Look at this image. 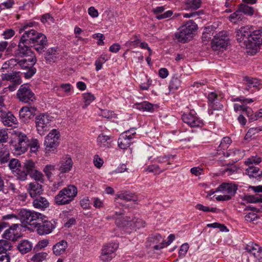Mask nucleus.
Here are the masks:
<instances>
[{"mask_svg": "<svg viewBox=\"0 0 262 262\" xmlns=\"http://www.w3.org/2000/svg\"><path fill=\"white\" fill-rule=\"evenodd\" d=\"M195 208L201 210L203 211L204 212H215L216 210V208H209L207 206H205L201 204H198L195 206Z\"/></svg>", "mask_w": 262, "mask_h": 262, "instance_id": "59", "label": "nucleus"}, {"mask_svg": "<svg viewBox=\"0 0 262 262\" xmlns=\"http://www.w3.org/2000/svg\"><path fill=\"white\" fill-rule=\"evenodd\" d=\"M1 77L3 80L9 81L11 82H15L16 84H20L21 83V79L19 72L12 71L9 72V71H7L6 73H3Z\"/></svg>", "mask_w": 262, "mask_h": 262, "instance_id": "22", "label": "nucleus"}, {"mask_svg": "<svg viewBox=\"0 0 262 262\" xmlns=\"http://www.w3.org/2000/svg\"><path fill=\"white\" fill-rule=\"evenodd\" d=\"M30 176L32 179L36 181L35 182L39 181L41 183H43L44 181L43 174L37 169L33 172H32Z\"/></svg>", "mask_w": 262, "mask_h": 262, "instance_id": "50", "label": "nucleus"}, {"mask_svg": "<svg viewBox=\"0 0 262 262\" xmlns=\"http://www.w3.org/2000/svg\"><path fill=\"white\" fill-rule=\"evenodd\" d=\"M77 194V189L74 185H69L61 190L54 198L55 203L58 205L70 204Z\"/></svg>", "mask_w": 262, "mask_h": 262, "instance_id": "1", "label": "nucleus"}, {"mask_svg": "<svg viewBox=\"0 0 262 262\" xmlns=\"http://www.w3.org/2000/svg\"><path fill=\"white\" fill-rule=\"evenodd\" d=\"M118 248L117 243H109L104 245L102 249L100 259L103 261H108L115 257V251Z\"/></svg>", "mask_w": 262, "mask_h": 262, "instance_id": "14", "label": "nucleus"}, {"mask_svg": "<svg viewBox=\"0 0 262 262\" xmlns=\"http://www.w3.org/2000/svg\"><path fill=\"white\" fill-rule=\"evenodd\" d=\"M181 29L191 38L192 34L197 29L196 24L192 20H189L180 27Z\"/></svg>", "mask_w": 262, "mask_h": 262, "instance_id": "30", "label": "nucleus"}, {"mask_svg": "<svg viewBox=\"0 0 262 262\" xmlns=\"http://www.w3.org/2000/svg\"><path fill=\"white\" fill-rule=\"evenodd\" d=\"M15 139L12 142V150L14 155L24 154L29 146V140L26 135L19 132H15Z\"/></svg>", "mask_w": 262, "mask_h": 262, "instance_id": "2", "label": "nucleus"}, {"mask_svg": "<svg viewBox=\"0 0 262 262\" xmlns=\"http://www.w3.org/2000/svg\"><path fill=\"white\" fill-rule=\"evenodd\" d=\"M3 237L9 241H15L19 237V234L17 231H15L9 228L5 230L3 234Z\"/></svg>", "mask_w": 262, "mask_h": 262, "instance_id": "36", "label": "nucleus"}, {"mask_svg": "<svg viewBox=\"0 0 262 262\" xmlns=\"http://www.w3.org/2000/svg\"><path fill=\"white\" fill-rule=\"evenodd\" d=\"M30 147L31 151L35 152L38 150L39 147L38 141L36 139H32L30 142L29 141V146Z\"/></svg>", "mask_w": 262, "mask_h": 262, "instance_id": "55", "label": "nucleus"}, {"mask_svg": "<svg viewBox=\"0 0 262 262\" xmlns=\"http://www.w3.org/2000/svg\"><path fill=\"white\" fill-rule=\"evenodd\" d=\"M32 248V243L26 239L21 241L17 245L18 250L23 254L29 252Z\"/></svg>", "mask_w": 262, "mask_h": 262, "instance_id": "34", "label": "nucleus"}, {"mask_svg": "<svg viewBox=\"0 0 262 262\" xmlns=\"http://www.w3.org/2000/svg\"><path fill=\"white\" fill-rule=\"evenodd\" d=\"M47 255L48 253L45 252L37 253L31 257V260L33 262H42L46 259Z\"/></svg>", "mask_w": 262, "mask_h": 262, "instance_id": "47", "label": "nucleus"}, {"mask_svg": "<svg viewBox=\"0 0 262 262\" xmlns=\"http://www.w3.org/2000/svg\"><path fill=\"white\" fill-rule=\"evenodd\" d=\"M245 219L247 222H253L257 219V215L254 212H249L248 214L245 215Z\"/></svg>", "mask_w": 262, "mask_h": 262, "instance_id": "63", "label": "nucleus"}, {"mask_svg": "<svg viewBox=\"0 0 262 262\" xmlns=\"http://www.w3.org/2000/svg\"><path fill=\"white\" fill-rule=\"evenodd\" d=\"M252 32L253 28L249 26L242 27L236 31V39L242 47L248 49Z\"/></svg>", "mask_w": 262, "mask_h": 262, "instance_id": "7", "label": "nucleus"}, {"mask_svg": "<svg viewBox=\"0 0 262 262\" xmlns=\"http://www.w3.org/2000/svg\"><path fill=\"white\" fill-rule=\"evenodd\" d=\"M59 132L55 129L52 130L46 137L44 145L46 152H54L59 143Z\"/></svg>", "mask_w": 262, "mask_h": 262, "instance_id": "8", "label": "nucleus"}, {"mask_svg": "<svg viewBox=\"0 0 262 262\" xmlns=\"http://www.w3.org/2000/svg\"><path fill=\"white\" fill-rule=\"evenodd\" d=\"M132 139L130 135H126L125 134L122 133L118 140L119 147L122 149H127L132 143Z\"/></svg>", "mask_w": 262, "mask_h": 262, "instance_id": "29", "label": "nucleus"}, {"mask_svg": "<svg viewBox=\"0 0 262 262\" xmlns=\"http://www.w3.org/2000/svg\"><path fill=\"white\" fill-rule=\"evenodd\" d=\"M43 40H45L41 41L40 42L39 40L37 39L35 41V43H34L33 45V46L34 47V49H35V50L39 53H41L45 51V47L47 43V39L45 35V38L43 39Z\"/></svg>", "mask_w": 262, "mask_h": 262, "instance_id": "43", "label": "nucleus"}, {"mask_svg": "<svg viewBox=\"0 0 262 262\" xmlns=\"http://www.w3.org/2000/svg\"><path fill=\"white\" fill-rule=\"evenodd\" d=\"M14 176L20 181H25L28 177V173L24 166H20V167L17 169L13 172Z\"/></svg>", "mask_w": 262, "mask_h": 262, "instance_id": "37", "label": "nucleus"}, {"mask_svg": "<svg viewBox=\"0 0 262 262\" xmlns=\"http://www.w3.org/2000/svg\"><path fill=\"white\" fill-rule=\"evenodd\" d=\"M0 120L3 124L7 127H14L18 123L16 118L6 109H0Z\"/></svg>", "mask_w": 262, "mask_h": 262, "instance_id": "15", "label": "nucleus"}, {"mask_svg": "<svg viewBox=\"0 0 262 262\" xmlns=\"http://www.w3.org/2000/svg\"><path fill=\"white\" fill-rule=\"evenodd\" d=\"M261 162V159L258 156H252L248 158L245 161V164L247 166H251L252 164H258Z\"/></svg>", "mask_w": 262, "mask_h": 262, "instance_id": "49", "label": "nucleus"}, {"mask_svg": "<svg viewBox=\"0 0 262 262\" xmlns=\"http://www.w3.org/2000/svg\"><path fill=\"white\" fill-rule=\"evenodd\" d=\"M21 164L19 161L16 159H11L8 164V166L9 168L12 170L13 172L15 170L20 167Z\"/></svg>", "mask_w": 262, "mask_h": 262, "instance_id": "51", "label": "nucleus"}, {"mask_svg": "<svg viewBox=\"0 0 262 262\" xmlns=\"http://www.w3.org/2000/svg\"><path fill=\"white\" fill-rule=\"evenodd\" d=\"M28 46V44L21 42V41L19 40L17 48L14 53V56L15 57L28 58L31 57L32 55H35L32 51L31 47Z\"/></svg>", "mask_w": 262, "mask_h": 262, "instance_id": "16", "label": "nucleus"}, {"mask_svg": "<svg viewBox=\"0 0 262 262\" xmlns=\"http://www.w3.org/2000/svg\"><path fill=\"white\" fill-rule=\"evenodd\" d=\"M238 9L241 13H243L248 15H252L254 13L253 8L246 4H241L238 7Z\"/></svg>", "mask_w": 262, "mask_h": 262, "instance_id": "48", "label": "nucleus"}, {"mask_svg": "<svg viewBox=\"0 0 262 262\" xmlns=\"http://www.w3.org/2000/svg\"><path fill=\"white\" fill-rule=\"evenodd\" d=\"M188 249L189 246L187 243L182 244L179 251V257L181 258H183L187 253Z\"/></svg>", "mask_w": 262, "mask_h": 262, "instance_id": "56", "label": "nucleus"}, {"mask_svg": "<svg viewBox=\"0 0 262 262\" xmlns=\"http://www.w3.org/2000/svg\"><path fill=\"white\" fill-rule=\"evenodd\" d=\"M231 143V140L229 137H224L221 141L220 145L217 147V149L215 152L212 154L214 156H222V151H225L229 147Z\"/></svg>", "mask_w": 262, "mask_h": 262, "instance_id": "28", "label": "nucleus"}, {"mask_svg": "<svg viewBox=\"0 0 262 262\" xmlns=\"http://www.w3.org/2000/svg\"><path fill=\"white\" fill-rule=\"evenodd\" d=\"M55 170V166L53 165H47L43 169L47 178L50 180L53 174L52 172Z\"/></svg>", "mask_w": 262, "mask_h": 262, "instance_id": "53", "label": "nucleus"}, {"mask_svg": "<svg viewBox=\"0 0 262 262\" xmlns=\"http://www.w3.org/2000/svg\"><path fill=\"white\" fill-rule=\"evenodd\" d=\"M68 247V243L64 240L60 241L53 247V253L56 256H59L63 254Z\"/></svg>", "mask_w": 262, "mask_h": 262, "instance_id": "33", "label": "nucleus"}, {"mask_svg": "<svg viewBox=\"0 0 262 262\" xmlns=\"http://www.w3.org/2000/svg\"><path fill=\"white\" fill-rule=\"evenodd\" d=\"M15 34V31L11 29H7L4 31L3 35L5 39H9L13 37Z\"/></svg>", "mask_w": 262, "mask_h": 262, "instance_id": "62", "label": "nucleus"}, {"mask_svg": "<svg viewBox=\"0 0 262 262\" xmlns=\"http://www.w3.org/2000/svg\"><path fill=\"white\" fill-rule=\"evenodd\" d=\"M123 214L122 212H116L115 214L112 216H107V220L110 219H114L116 220L115 223L118 227H124L129 226L133 229L142 228L145 227V222L141 219H135L133 220H129V218L127 217L126 219L125 218H117V216H120Z\"/></svg>", "mask_w": 262, "mask_h": 262, "instance_id": "4", "label": "nucleus"}, {"mask_svg": "<svg viewBox=\"0 0 262 262\" xmlns=\"http://www.w3.org/2000/svg\"><path fill=\"white\" fill-rule=\"evenodd\" d=\"M34 198L32 204L35 208L44 210L49 206V203L46 198L39 195Z\"/></svg>", "mask_w": 262, "mask_h": 262, "instance_id": "27", "label": "nucleus"}, {"mask_svg": "<svg viewBox=\"0 0 262 262\" xmlns=\"http://www.w3.org/2000/svg\"><path fill=\"white\" fill-rule=\"evenodd\" d=\"M36 32L34 29H29L25 30L24 33L22 34L20 40L21 42H25L27 44L31 45V42H33L34 35Z\"/></svg>", "mask_w": 262, "mask_h": 262, "instance_id": "32", "label": "nucleus"}, {"mask_svg": "<svg viewBox=\"0 0 262 262\" xmlns=\"http://www.w3.org/2000/svg\"><path fill=\"white\" fill-rule=\"evenodd\" d=\"M107 59L104 56H101L95 61L96 70L98 71L102 68V65L107 61Z\"/></svg>", "mask_w": 262, "mask_h": 262, "instance_id": "54", "label": "nucleus"}, {"mask_svg": "<svg viewBox=\"0 0 262 262\" xmlns=\"http://www.w3.org/2000/svg\"><path fill=\"white\" fill-rule=\"evenodd\" d=\"M202 4V0H187L186 7L187 9L196 10L200 8Z\"/></svg>", "mask_w": 262, "mask_h": 262, "instance_id": "45", "label": "nucleus"}, {"mask_svg": "<svg viewBox=\"0 0 262 262\" xmlns=\"http://www.w3.org/2000/svg\"><path fill=\"white\" fill-rule=\"evenodd\" d=\"M243 157L241 151L237 149H229L222 151V155L217 160L216 162L220 166L232 165L238 161Z\"/></svg>", "mask_w": 262, "mask_h": 262, "instance_id": "3", "label": "nucleus"}, {"mask_svg": "<svg viewBox=\"0 0 262 262\" xmlns=\"http://www.w3.org/2000/svg\"><path fill=\"white\" fill-rule=\"evenodd\" d=\"M48 244L49 241L48 239L40 241L35 246L34 249L36 250H41V249L46 247Z\"/></svg>", "mask_w": 262, "mask_h": 262, "instance_id": "60", "label": "nucleus"}, {"mask_svg": "<svg viewBox=\"0 0 262 262\" xmlns=\"http://www.w3.org/2000/svg\"><path fill=\"white\" fill-rule=\"evenodd\" d=\"M8 135L5 129L0 130V143H5L7 141Z\"/></svg>", "mask_w": 262, "mask_h": 262, "instance_id": "61", "label": "nucleus"}, {"mask_svg": "<svg viewBox=\"0 0 262 262\" xmlns=\"http://www.w3.org/2000/svg\"><path fill=\"white\" fill-rule=\"evenodd\" d=\"M24 167L29 175L36 170L35 164L31 160H26L24 163Z\"/></svg>", "mask_w": 262, "mask_h": 262, "instance_id": "46", "label": "nucleus"}, {"mask_svg": "<svg viewBox=\"0 0 262 262\" xmlns=\"http://www.w3.org/2000/svg\"><path fill=\"white\" fill-rule=\"evenodd\" d=\"M37 61L35 55H32L31 57L24 58L20 59L18 68L26 70L24 72L26 79L31 78L36 72V69L33 66Z\"/></svg>", "mask_w": 262, "mask_h": 262, "instance_id": "6", "label": "nucleus"}, {"mask_svg": "<svg viewBox=\"0 0 262 262\" xmlns=\"http://www.w3.org/2000/svg\"><path fill=\"white\" fill-rule=\"evenodd\" d=\"M243 18V15L241 13L239 9L231 14L229 17L230 21L233 23H236L237 21L242 20Z\"/></svg>", "mask_w": 262, "mask_h": 262, "instance_id": "52", "label": "nucleus"}, {"mask_svg": "<svg viewBox=\"0 0 262 262\" xmlns=\"http://www.w3.org/2000/svg\"><path fill=\"white\" fill-rule=\"evenodd\" d=\"M83 98L84 100L85 105H89L92 101H93L95 97L91 93H87L83 94Z\"/></svg>", "mask_w": 262, "mask_h": 262, "instance_id": "58", "label": "nucleus"}, {"mask_svg": "<svg viewBox=\"0 0 262 262\" xmlns=\"http://www.w3.org/2000/svg\"><path fill=\"white\" fill-rule=\"evenodd\" d=\"M27 190L32 198L39 195L43 191L42 185L37 182H33L29 183Z\"/></svg>", "mask_w": 262, "mask_h": 262, "instance_id": "23", "label": "nucleus"}, {"mask_svg": "<svg viewBox=\"0 0 262 262\" xmlns=\"http://www.w3.org/2000/svg\"><path fill=\"white\" fill-rule=\"evenodd\" d=\"M249 167L246 169V173L250 178H260L262 176V171L256 166L253 165L248 166Z\"/></svg>", "mask_w": 262, "mask_h": 262, "instance_id": "35", "label": "nucleus"}, {"mask_svg": "<svg viewBox=\"0 0 262 262\" xmlns=\"http://www.w3.org/2000/svg\"><path fill=\"white\" fill-rule=\"evenodd\" d=\"M250 40L248 49H251L255 52L259 46L262 45V31L253 30Z\"/></svg>", "mask_w": 262, "mask_h": 262, "instance_id": "18", "label": "nucleus"}, {"mask_svg": "<svg viewBox=\"0 0 262 262\" xmlns=\"http://www.w3.org/2000/svg\"><path fill=\"white\" fill-rule=\"evenodd\" d=\"M208 103L210 108L214 110H221L223 108V105L220 102L221 98L215 92H211L208 94Z\"/></svg>", "mask_w": 262, "mask_h": 262, "instance_id": "19", "label": "nucleus"}, {"mask_svg": "<svg viewBox=\"0 0 262 262\" xmlns=\"http://www.w3.org/2000/svg\"><path fill=\"white\" fill-rule=\"evenodd\" d=\"M18 217L22 223L35 226L36 222L41 221L45 215L34 211L23 209L19 212Z\"/></svg>", "mask_w": 262, "mask_h": 262, "instance_id": "5", "label": "nucleus"}, {"mask_svg": "<svg viewBox=\"0 0 262 262\" xmlns=\"http://www.w3.org/2000/svg\"><path fill=\"white\" fill-rule=\"evenodd\" d=\"M12 248V246L11 243L5 239L0 240V254L1 255L2 253H5V254H8L7 252L8 251L11 250Z\"/></svg>", "mask_w": 262, "mask_h": 262, "instance_id": "41", "label": "nucleus"}, {"mask_svg": "<svg viewBox=\"0 0 262 262\" xmlns=\"http://www.w3.org/2000/svg\"><path fill=\"white\" fill-rule=\"evenodd\" d=\"M175 239V235L173 234H170L167 237V241L165 242L162 240V242L159 245H155L152 247L154 249L158 250H160L165 246L169 245Z\"/></svg>", "mask_w": 262, "mask_h": 262, "instance_id": "42", "label": "nucleus"}, {"mask_svg": "<svg viewBox=\"0 0 262 262\" xmlns=\"http://www.w3.org/2000/svg\"><path fill=\"white\" fill-rule=\"evenodd\" d=\"M183 121L191 127H202L203 125V121L198 116L194 110H191L189 113H184L182 115Z\"/></svg>", "mask_w": 262, "mask_h": 262, "instance_id": "11", "label": "nucleus"}, {"mask_svg": "<svg viewBox=\"0 0 262 262\" xmlns=\"http://www.w3.org/2000/svg\"><path fill=\"white\" fill-rule=\"evenodd\" d=\"M111 137L103 133L100 134L97 139L98 145L100 147L108 148L111 145Z\"/></svg>", "mask_w": 262, "mask_h": 262, "instance_id": "31", "label": "nucleus"}, {"mask_svg": "<svg viewBox=\"0 0 262 262\" xmlns=\"http://www.w3.org/2000/svg\"><path fill=\"white\" fill-rule=\"evenodd\" d=\"M229 43V37L226 32L221 31L216 34L211 41V47L214 51L226 49Z\"/></svg>", "mask_w": 262, "mask_h": 262, "instance_id": "10", "label": "nucleus"}, {"mask_svg": "<svg viewBox=\"0 0 262 262\" xmlns=\"http://www.w3.org/2000/svg\"><path fill=\"white\" fill-rule=\"evenodd\" d=\"M237 190V185L232 183H223L216 188L215 192L219 191L227 195L230 199L234 196Z\"/></svg>", "mask_w": 262, "mask_h": 262, "instance_id": "17", "label": "nucleus"}, {"mask_svg": "<svg viewBox=\"0 0 262 262\" xmlns=\"http://www.w3.org/2000/svg\"><path fill=\"white\" fill-rule=\"evenodd\" d=\"M120 199L125 201H133L136 202L138 200L136 194L129 191L119 192L116 195L115 200Z\"/></svg>", "mask_w": 262, "mask_h": 262, "instance_id": "25", "label": "nucleus"}, {"mask_svg": "<svg viewBox=\"0 0 262 262\" xmlns=\"http://www.w3.org/2000/svg\"><path fill=\"white\" fill-rule=\"evenodd\" d=\"M9 151L5 146L0 148V162L4 164L8 162L9 160Z\"/></svg>", "mask_w": 262, "mask_h": 262, "instance_id": "40", "label": "nucleus"}, {"mask_svg": "<svg viewBox=\"0 0 262 262\" xmlns=\"http://www.w3.org/2000/svg\"><path fill=\"white\" fill-rule=\"evenodd\" d=\"M41 221L36 222L35 227L36 228L37 233L43 235L48 234L52 232L55 228V225L51 221L46 220L47 216L42 217Z\"/></svg>", "mask_w": 262, "mask_h": 262, "instance_id": "13", "label": "nucleus"}, {"mask_svg": "<svg viewBox=\"0 0 262 262\" xmlns=\"http://www.w3.org/2000/svg\"><path fill=\"white\" fill-rule=\"evenodd\" d=\"M36 107L32 105L23 107L19 111L20 118L24 121L31 119L36 112Z\"/></svg>", "mask_w": 262, "mask_h": 262, "instance_id": "20", "label": "nucleus"}, {"mask_svg": "<svg viewBox=\"0 0 262 262\" xmlns=\"http://www.w3.org/2000/svg\"><path fill=\"white\" fill-rule=\"evenodd\" d=\"M136 108L139 110L143 112H152L154 111V105L147 101H144L140 103L136 104Z\"/></svg>", "mask_w": 262, "mask_h": 262, "instance_id": "39", "label": "nucleus"}, {"mask_svg": "<svg viewBox=\"0 0 262 262\" xmlns=\"http://www.w3.org/2000/svg\"><path fill=\"white\" fill-rule=\"evenodd\" d=\"M245 250L252 254L257 259H262V247L258 245L253 243H249L246 245Z\"/></svg>", "mask_w": 262, "mask_h": 262, "instance_id": "21", "label": "nucleus"}, {"mask_svg": "<svg viewBox=\"0 0 262 262\" xmlns=\"http://www.w3.org/2000/svg\"><path fill=\"white\" fill-rule=\"evenodd\" d=\"M174 38L179 42H185L189 40L190 38L187 33H185L180 28L174 34Z\"/></svg>", "mask_w": 262, "mask_h": 262, "instance_id": "38", "label": "nucleus"}, {"mask_svg": "<svg viewBox=\"0 0 262 262\" xmlns=\"http://www.w3.org/2000/svg\"><path fill=\"white\" fill-rule=\"evenodd\" d=\"M244 81V90L250 91L251 93L253 92L260 84L259 80L256 78L245 77Z\"/></svg>", "mask_w": 262, "mask_h": 262, "instance_id": "26", "label": "nucleus"}, {"mask_svg": "<svg viewBox=\"0 0 262 262\" xmlns=\"http://www.w3.org/2000/svg\"><path fill=\"white\" fill-rule=\"evenodd\" d=\"M73 164V163L71 158L69 155H66L65 157H63L60 162L59 170L61 173L68 172L71 170Z\"/></svg>", "mask_w": 262, "mask_h": 262, "instance_id": "24", "label": "nucleus"}, {"mask_svg": "<svg viewBox=\"0 0 262 262\" xmlns=\"http://www.w3.org/2000/svg\"><path fill=\"white\" fill-rule=\"evenodd\" d=\"M93 162L94 165L96 167L100 168L102 166L103 161L102 159L99 158L98 155H95L94 157Z\"/></svg>", "mask_w": 262, "mask_h": 262, "instance_id": "64", "label": "nucleus"}, {"mask_svg": "<svg viewBox=\"0 0 262 262\" xmlns=\"http://www.w3.org/2000/svg\"><path fill=\"white\" fill-rule=\"evenodd\" d=\"M52 117L47 114H41L35 117L36 127L40 135H43L50 128Z\"/></svg>", "mask_w": 262, "mask_h": 262, "instance_id": "9", "label": "nucleus"}, {"mask_svg": "<svg viewBox=\"0 0 262 262\" xmlns=\"http://www.w3.org/2000/svg\"><path fill=\"white\" fill-rule=\"evenodd\" d=\"M18 100L24 103L30 104L35 100L34 94L27 85H21L17 92Z\"/></svg>", "mask_w": 262, "mask_h": 262, "instance_id": "12", "label": "nucleus"}, {"mask_svg": "<svg viewBox=\"0 0 262 262\" xmlns=\"http://www.w3.org/2000/svg\"><path fill=\"white\" fill-rule=\"evenodd\" d=\"M181 83V80L178 77H173L170 81L169 89L170 91H174L179 89Z\"/></svg>", "mask_w": 262, "mask_h": 262, "instance_id": "44", "label": "nucleus"}, {"mask_svg": "<svg viewBox=\"0 0 262 262\" xmlns=\"http://www.w3.org/2000/svg\"><path fill=\"white\" fill-rule=\"evenodd\" d=\"M173 157L174 156L172 155L160 156L157 158L156 161L160 163H167V164L169 165L171 164L169 161L170 159Z\"/></svg>", "mask_w": 262, "mask_h": 262, "instance_id": "57", "label": "nucleus"}]
</instances>
